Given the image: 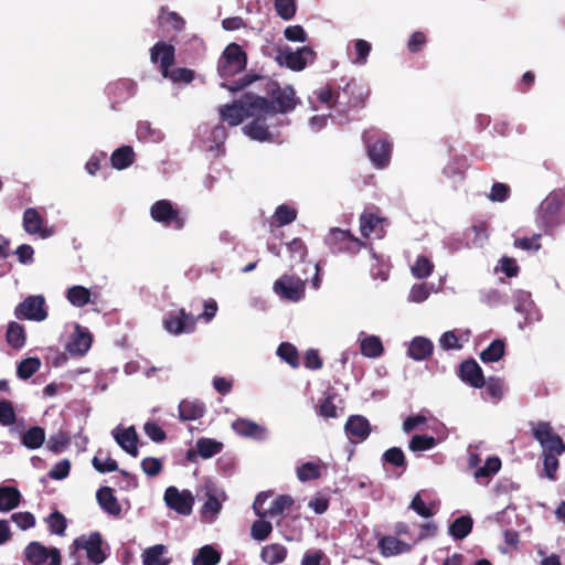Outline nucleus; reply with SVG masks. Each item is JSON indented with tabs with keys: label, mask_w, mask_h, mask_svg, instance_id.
Segmentation results:
<instances>
[{
	"label": "nucleus",
	"mask_w": 565,
	"mask_h": 565,
	"mask_svg": "<svg viewBox=\"0 0 565 565\" xmlns=\"http://www.w3.org/2000/svg\"><path fill=\"white\" fill-rule=\"evenodd\" d=\"M460 377L476 388L484 386L482 370L476 361H465L460 365Z\"/></svg>",
	"instance_id": "29"
},
{
	"label": "nucleus",
	"mask_w": 565,
	"mask_h": 565,
	"mask_svg": "<svg viewBox=\"0 0 565 565\" xmlns=\"http://www.w3.org/2000/svg\"><path fill=\"white\" fill-rule=\"evenodd\" d=\"M431 292H437L434 285H428L425 282L415 284L412 286L407 300L414 303H420L427 300Z\"/></svg>",
	"instance_id": "45"
},
{
	"label": "nucleus",
	"mask_w": 565,
	"mask_h": 565,
	"mask_svg": "<svg viewBox=\"0 0 565 565\" xmlns=\"http://www.w3.org/2000/svg\"><path fill=\"white\" fill-rule=\"evenodd\" d=\"M324 468L321 460L303 462L296 468V476L300 482L317 480L321 477Z\"/></svg>",
	"instance_id": "37"
},
{
	"label": "nucleus",
	"mask_w": 565,
	"mask_h": 565,
	"mask_svg": "<svg viewBox=\"0 0 565 565\" xmlns=\"http://www.w3.org/2000/svg\"><path fill=\"white\" fill-rule=\"evenodd\" d=\"M96 498L98 501V504L100 508L113 516H119L121 513V507L117 500V498L114 494V491L109 487H103L100 488L97 493Z\"/></svg>",
	"instance_id": "33"
},
{
	"label": "nucleus",
	"mask_w": 565,
	"mask_h": 565,
	"mask_svg": "<svg viewBox=\"0 0 565 565\" xmlns=\"http://www.w3.org/2000/svg\"><path fill=\"white\" fill-rule=\"evenodd\" d=\"M367 154L376 168H385L390 163L392 146L384 136L374 129L367 130L363 135Z\"/></svg>",
	"instance_id": "5"
},
{
	"label": "nucleus",
	"mask_w": 565,
	"mask_h": 565,
	"mask_svg": "<svg viewBox=\"0 0 565 565\" xmlns=\"http://www.w3.org/2000/svg\"><path fill=\"white\" fill-rule=\"evenodd\" d=\"M233 430L243 437H249L256 440H265L267 438L266 427L245 418H238L232 423Z\"/></svg>",
	"instance_id": "25"
},
{
	"label": "nucleus",
	"mask_w": 565,
	"mask_h": 565,
	"mask_svg": "<svg viewBox=\"0 0 565 565\" xmlns=\"http://www.w3.org/2000/svg\"><path fill=\"white\" fill-rule=\"evenodd\" d=\"M75 551H84L86 557L94 565L102 564L106 555L102 548V536L99 533H90L88 535H81L73 542Z\"/></svg>",
	"instance_id": "15"
},
{
	"label": "nucleus",
	"mask_w": 565,
	"mask_h": 565,
	"mask_svg": "<svg viewBox=\"0 0 565 565\" xmlns=\"http://www.w3.org/2000/svg\"><path fill=\"white\" fill-rule=\"evenodd\" d=\"M316 60V52L310 46H302L292 50L289 46L278 47L276 61L279 65L286 66L294 72H300L312 64Z\"/></svg>",
	"instance_id": "6"
},
{
	"label": "nucleus",
	"mask_w": 565,
	"mask_h": 565,
	"mask_svg": "<svg viewBox=\"0 0 565 565\" xmlns=\"http://www.w3.org/2000/svg\"><path fill=\"white\" fill-rule=\"evenodd\" d=\"M435 268L430 258L425 255H418L414 263L411 264L409 269L413 277L416 279H425L429 277Z\"/></svg>",
	"instance_id": "38"
},
{
	"label": "nucleus",
	"mask_w": 565,
	"mask_h": 565,
	"mask_svg": "<svg viewBox=\"0 0 565 565\" xmlns=\"http://www.w3.org/2000/svg\"><path fill=\"white\" fill-rule=\"evenodd\" d=\"M246 66V55L239 45L232 43L223 52L218 61V73L222 77H232Z\"/></svg>",
	"instance_id": "9"
},
{
	"label": "nucleus",
	"mask_w": 565,
	"mask_h": 565,
	"mask_svg": "<svg viewBox=\"0 0 565 565\" xmlns=\"http://www.w3.org/2000/svg\"><path fill=\"white\" fill-rule=\"evenodd\" d=\"M472 529V520L469 516H460L456 519L449 526V534L456 539H465Z\"/></svg>",
	"instance_id": "47"
},
{
	"label": "nucleus",
	"mask_w": 565,
	"mask_h": 565,
	"mask_svg": "<svg viewBox=\"0 0 565 565\" xmlns=\"http://www.w3.org/2000/svg\"><path fill=\"white\" fill-rule=\"evenodd\" d=\"M136 136L137 139L143 143H160L166 138L164 131L148 120H142L137 124Z\"/></svg>",
	"instance_id": "27"
},
{
	"label": "nucleus",
	"mask_w": 565,
	"mask_h": 565,
	"mask_svg": "<svg viewBox=\"0 0 565 565\" xmlns=\"http://www.w3.org/2000/svg\"><path fill=\"white\" fill-rule=\"evenodd\" d=\"M271 523L265 519L255 521L250 527V535L254 540L262 542L265 541L271 533Z\"/></svg>",
	"instance_id": "54"
},
{
	"label": "nucleus",
	"mask_w": 565,
	"mask_h": 565,
	"mask_svg": "<svg viewBox=\"0 0 565 565\" xmlns=\"http://www.w3.org/2000/svg\"><path fill=\"white\" fill-rule=\"evenodd\" d=\"M23 228L30 235H39L41 238H49L54 235L53 227L44 226V220L33 207L23 213Z\"/></svg>",
	"instance_id": "19"
},
{
	"label": "nucleus",
	"mask_w": 565,
	"mask_h": 565,
	"mask_svg": "<svg viewBox=\"0 0 565 565\" xmlns=\"http://www.w3.org/2000/svg\"><path fill=\"white\" fill-rule=\"evenodd\" d=\"M266 107V113L252 115L253 120L243 127V131L253 140L275 142L278 140V134L270 128L282 121L275 117V106L270 105L267 98Z\"/></svg>",
	"instance_id": "3"
},
{
	"label": "nucleus",
	"mask_w": 565,
	"mask_h": 565,
	"mask_svg": "<svg viewBox=\"0 0 565 565\" xmlns=\"http://www.w3.org/2000/svg\"><path fill=\"white\" fill-rule=\"evenodd\" d=\"M41 361L39 358H26L18 364L17 374L20 379L28 380L39 371Z\"/></svg>",
	"instance_id": "50"
},
{
	"label": "nucleus",
	"mask_w": 565,
	"mask_h": 565,
	"mask_svg": "<svg viewBox=\"0 0 565 565\" xmlns=\"http://www.w3.org/2000/svg\"><path fill=\"white\" fill-rule=\"evenodd\" d=\"M68 443L67 435L63 431H57L49 438L47 448L54 454H60L67 447Z\"/></svg>",
	"instance_id": "60"
},
{
	"label": "nucleus",
	"mask_w": 565,
	"mask_h": 565,
	"mask_svg": "<svg viewBox=\"0 0 565 565\" xmlns=\"http://www.w3.org/2000/svg\"><path fill=\"white\" fill-rule=\"evenodd\" d=\"M345 433L353 443H360L367 438L371 428L369 420L360 415L351 416L345 424Z\"/></svg>",
	"instance_id": "24"
},
{
	"label": "nucleus",
	"mask_w": 565,
	"mask_h": 565,
	"mask_svg": "<svg viewBox=\"0 0 565 565\" xmlns=\"http://www.w3.org/2000/svg\"><path fill=\"white\" fill-rule=\"evenodd\" d=\"M277 355L290 366H298V352L292 344L287 342L281 343L277 349Z\"/></svg>",
	"instance_id": "57"
},
{
	"label": "nucleus",
	"mask_w": 565,
	"mask_h": 565,
	"mask_svg": "<svg viewBox=\"0 0 565 565\" xmlns=\"http://www.w3.org/2000/svg\"><path fill=\"white\" fill-rule=\"evenodd\" d=\"M409 508L422 518H430L437 513L438 504L434 500L425 502L422 493L418 492L411 501Z\"/></svg>",
	"instance_id": "40"
},
{
	"label": "nucleus",
	"mask_w": 565,
	"mask_h": 565,
	"mask_svg": "<svg viewBox=\"0 0 565 565\" xmlns=\"http://www.w3.org/2000/svg\"><path fill=\"white\" fill-rule=\"evenodd\" d=\"M501 468V460L499 457H489L482 467H478L473 473L478 482L488 481Z\"/></svg>",
	"instance_id": "41"
},
{
	"label": "nucleus",
	"mask_w": 565,
	"mask_h": 565,
	"mask_svg": "<svg viewBox=\"0 0 565 565\" xmlns=\"http://www.w3.org/2000/svg\"><path fill=\"white\" fill-rule=\"evenodd\" d=\"M7 341L13 349H21L25 343V331L17 322H11L7 330Z\"/></svg>",
	"instance_id": "48"
},
{
	"label": "nucleus",
	"mask_w": 565,
	"mask_h": 565,
	"mask_svg": "<svg viewBox=\"0 0 565 565\" xmlns=\"http://www.w3.org/2000/svg\"><path fill=\"white\" fill-rule=\"evenodd\" d=\"M371 52V44L365 40H356L354 42V51L350 55L353 64L364 65L367 61V56Z\"/></svg>",
	"instance_id": "52"
},
{
	"label": "nucleus",
	"mask_w": 565,
	"mask_h": 565,
	"mask_svg": "<svg viewBox=\"0 0 565 565\" xmlns=\"http://www.w3.org/2000/svg\"><path fill=\"white\" fill-rule=\"evenodd\" d=\"M205 413V406L198 399H183L179 404V418L183 422L196 420Z\"/></svg>",
	"instance_id": "35"
},
{
	"label": "nucleus",
	"mask_w": 565,
	"mask_h": 565,
	"mask_svg": "<svg viewBox=\"0 0 565 565\" xmlns=\"http://www.w3.org/2000/svg\"><path fill=\"white\" fill-rule=\"evenodd\" d=\"M24 559L30 565H61V553L56 547H46L40 542H31L24 548Z\"/></svg>",
	"instance_id": "12"
},
{
	"label": "nucleus",
	"mask_w": 565,
	"mask_h": 565,
	"mask_svg": "<svg viewBox=\"0 0 565 565\" xmlns=\"http://www.w3.org/2000/svg\"><path fill=\"white\" fill-rule=\"evenodd\" d=\"M284 36L289 42L305 43L308 34L305 29L299 24L288 25L284 30Z\"/></svg>",
	"instance_id": "59"
},
{
	"label": "nucleus",
	"mask_w": 565,
	"mask_h": 565,
	"mask_svg": "<svg viewBox=\"0 0 565 565\" xmlns=\"http://www.w3.org/2000/svg\"><path fill=\"white\" fill-rule=\"evenodd\" d=\"M382 459L384 462L390 463L397 468H404L406 467V460L405 455L403 450L398 447H392L387 449L383 456Z\"/></svg>",
	"instance_id": "56"
},
{
	"label": "nucleus",
	"mask_w": 565,
	"mask_h": 565,
	"mask_svg": "<svg viewBox=\"0 0 565 565\" xmlns=\"http://www.w3.org/2000/svg\"><path fill=\"white\" fill-rule=\"evenodd\" d=\"M141 469L147 476L156 477L162 470V461L154 457H147L141 461Z\"/></svg>",
	"instance_id": "62"
},
{
	"label": "nucleus",
	"mask_w": 565,
	"mask_h": 565,
	"mask_svg": "<svg viewBox=\"0 0 565 565\" xmlns=\"http://www.w3.org/2000/svg\"><path fill=\"white\" fill-rule=\"evenodd\" d=\"M326 244L333 253H358L363 243L349 231L333 227L324 238Z\"/></svg>",
	"instance_id": "10"
},
{
	"label": "nucleus",
	"mask_w": 565,
	"mask_h": 565,
	"mask_svg": "<svg viewBox=\"0 0 565 565\" xmlns=\"http://www.w3.org/2000/svg\"><path fill=\"white\" fill-rule=\"evenodd\" d=\"M163 500L169 509L184 516L192 513L195 502L194 495L190 490H179L174 486L166 489Z\"/></svg>",
	"instance_id": "14"
},
{
	"label": "nucleus",
	"mask_w": 565,
	"mask_h": 565,
	"mask_svg": "<svg viewBox=\"0 0 565 565\" xmlns=\"http://www.w3.org/2000/svg\"><path fill=\"white\" fill-rule=\"evenodd\" d=\"M201 491L205 498L200 510L201 519L203 522L212 524L217 520L223 509V503L227 500V494L224 489L217 487L210 479L204 481Z\"/></svg>",
	"instance_id": "4"
},
{
	"label": "nucleus",
	"mask_w": 565,
	"mask_h": 565,
	"mask_svg": "<svg viewBox=\"0 0 565 565\" xmlns=\"http://www.w3.org/2000/svg\"><path fill=\"white\" fill-rule=\"evenodd\" d=\"M277 14L284 20H291L296 14L295 0H275Z\"/></svg>",
	"instance_id": "58"
},
{
	"label": "nucleus",
	"mask_w": 565,
	"mask_h": 565,
	"mask_svg": "<svg viewBox=\"0 0 565 565\" xmlns=\"http://www.w3.org/2000/svg\"><path fill=\"white\" fill-rule=\"evenodd\" d=\"M153 63H160L163 77H168V70L174 61V47L164 42H158L150 51Z\"/></svg>",
	"instance_id": "23"
},
{
	"label": "nucleus",
	"mask_w": 565,
	"mask_h": 565,
	"mask_svg": "<svg viewBox=\"0 0 565 565\" xmlns=\"http://www.w3.org/2000/svg\"><path fill=\"white\" fill-rule=\"evenodd\" d=\"M379 548L384 557H391L411 551V545L395 536H383L379 541Z\"/></svg>",
	"instance_id": "34"
},
{
	"label": "nucleus",
	"mask_w": 565,
	"mask_h": 565,
	"mask_svg": "<svg viewBox=\"0 0 565 565\" xmlns=\"http://www.w3.org/2000/svg\"><path fill=\"white\" fill-rule=\"evenodd\" d=\"M305 287L303 279L292 275H282L274 282L273 290L281 300L297 302L305 297Z\"/></svg>",
	"instance_id": "11"
},
{
	"label": "nucleus",
	"mask_w": 565,
	"mask_h": 565,
	"mask_svg": "<svg viewBox=\"0 0 565 565\" xmlns=\"http://www.w3.org/2000/svg\"><path fill=\"white\" fill-rule=\"evenodd\" d=\"M222 448V443L211 438H200L196 441L198 452L204 459H209L217 455L218 452H221Z\"/></svg>",
	"instance_id": "46"
},
{
	"label": "nucleus",
	"mask_w": 565,
	"mask_h": 565,
	"mask_svg": "<svg viewBox=\"0 0 565 565\" xmlns=\"http://www.w3.org/2000/svg\"><path fill=\"white\" fill-rule=\"evenodd\" d=\"M297 216V211L286 204L279 205L274 214V220L277 225L284 226L295 221Z\"/></svg>",
	"instance_id": "55"
},
{
	"label": "nucleus",
	"mask_w": 565,
	"mask_h": 565,
	"mask_svg": "<svg viewBox=\"0 0 565 565\" xmlns=\"http://www.w3.org/2000/svg\"><path fill=\"white\" fill-rule=\"evenodd\" d=\"M288 554L286 546L279 543L265 545L260 551V559L268 565L281 564Z\"/></svg>",
	"instance_id": "36"
},
{
	"label": "nucleus",
	"mask_w": 565,
	"mask_h": 565,
	"mask_svg": "<svg viewBox=\"0 0 565 565\" xmlns=\"http://www.w3.org/2000/svg\"><path fill=\"white\" fill-rule=\"evenodd\" d=\"M504 354V343L501 340L492 341L489 347L480 353L483 362H498Z\"/></svg>",
	"instance_id": "51"
},
{
	"label": "nucleus",
	"mask_w": 565,
	"mask_h": 565,
	"mask_svg": "<svg viewBox=\"0 0 565 565\" xmlns=\"http://www.w3.org/2000/svg\"><path fill=\"white\" fill-rule=\"evenodd\" d=\"M436 439L427 435H415L409 441L408 448L413 452L425 451L434 448Z\"/></svg>",
	"instance_id": "53"
},
{
	"label": "nucleus",
	"mask_w": 565,
	"mask_h": 565,
	"mask_svg": "<svg viewBox=\"0 0 565 565\" xmlns=\"http://www.w3.org/2000/svg\"><path fill=\"white\" fill-rule=\"evenodd\" d=\"M433 342L425 337H415L408 344L407 355L415 361H423L431 355Z\"/></svg>",
	"instance_id": "32"
},
{
	"label": "nucleus",
	"mask_w": 565,
	"mask_h": 565,
	"mask_svg": "<svg viewBox=\"0 0 565 565\" xmlns=\"http://www.w3.org/2000/svg\"><path fill=\"white\" fill-rule=\"evenodd\" d=\"M221 561V554L212 546L201 547L192 559L193 565H216Z\"/></svg>",
	"instance_id": "43"
},
{
	"label": "nucleus",
	"mask_w": 565,
	"mask_h": 565,
	"mask_svg": "<svg viewBox=\"0 0 565 565\" xmlns=\"http://www.w3.org/2000/svg\"><path fill=\"white\" fill-rule=\"evenodd\" d=\"M45 441V431L42 427L33 426L22 435V444L28 449H38Z\"/></svg>",
	"instance_id": "44"
},
{
	"label": "nucleus",
	"mask_w": 565,
	"mask_h": 565,
	"mask_svg": "<svg viewBox=\"0 0 565 565\" xmlns=\"http://www.w3.org/2000/svg\"><path fill=\"white\" fill-rule=\"evenodd\" d=\"M439 345L444 350H459L462 347L455 331L444 332L439 338Z\"/></svg>",
	"instance_id": "63"
},
{
	"label": "nucleus",
	"mask_w": 565,
	"mask_h": 565,
	"mask_svg": "<svg viewBox=\"0 0 565 565\" xmlns=\"http://www.w3.org/2000/svg\"><path fill=\"white\" fill-rule=\"evenodd\" d=\"M150 215L153 221L174 230L183 228L185 216L175 204L169 200H159L150 207Z\"/></svg>",
	"instance_id": "7"
},
{
	"label": "nucleus",
	"mask_w": 565,
	"mask_h": 565,
	"mask_svg": "<svg viewBox=\"0 0 565 565\" xmlns=\"http://www.w3.org/2000/svg\"><path fill=\"white\" fill-rule=\"evenodd\" d=\"M360 232L362 236L382 238L384 235V220L372 212H364L360 216Z\"/></svg>",
	"instance_id": "26"
},
{
	"label": "nucleus",
	"mask_w": 565,
	"mask_h": 565,
	"mask_svg": "<svg viewBox=\"0 0 565 565\" xmlns=\"http://www.w3.org/2000/svg\"><path fill=\"white\" fill-rule=\"evenodd\" d=\"M514 309L524 316V322L520 323L521 328L537 322L542 318V315L535 307L530 292L524 290H518L514 292Z\"/></svg>",
	"instance_id": "18"
},
{
	"label": "nucleus",
	"mask_w": 565,
	"mask_h": 565,
	"mask_svg": "<svg viewBox=\"0 0 565 565\" xmlns=\"http://www.w3.org/2000/svg\"><path fill=\"white\" fill-rule=\"evenodd\" d=\"M532 431L534 438L542 447L545 476L550 480H555L559 465L558 456L565 452V444L547 422L536 423L533 425Z\"/></svg>",
	"instance_id": "1"
},
{
	"label": "nucleus",
	"mask_w": 565,
	"mask_h": 565,
	"mask_svg": "<svg viewBox=\"0 0 565 565\" xmlns=\"http://www.w3.org/2000/svg\"><path fill=\"white\" fill-rule=\"evenodd\" d=\"M270 105L275 106V116L286 114L295 109L297 105L295 90L291 86L278 87L271 93Z\"/></svg>",
	"instance_id": "21"
},
{
	"label": "nucleus",
	"mask_w": 565,
	"mask_h": 565,
	"mask_svg": "<svg viewBox=\"0 0 565 565\" xmlns=\"http://www.w3.org/2000/svg\"><path fill=\"white\" fill-rule=\"evenodd\" d=\"M15 422V412L9 401L0 402V424L2 426H10Z\"/></svg>",
	"instance_id": "61"
},
{
	"label": "nucleus",
	"mask_w": 565,
	"mask_h": 565,
	"mask_svg": "<svg viewBox=\"0 0 565 565\" xmlns=\"http://www.w3.org/2000/svg\"><path fill=\"white\" fill-rule=\"evenodd\" d=\"M65 297L72 306L82 308L88 303H95L93 298L96 297V294L84 286L74 285L66 290Z\"/></svg>",
	"instance_id": "31"
},
{
	"label": "nucleus",
	"mask_w": 565,
	"mask_h": 565,
	"mask_svg": "<svg viewBox=\"0 0 565 565\" xmlns=\"http://www.w3.org/2000/svg\"><path fill=\"white\" fill-rule=\"evenodd\" d=\"M111 436L124 451L132 457L138 456V435L134 426H116L111 430Z\"/></svg>",
	"instance_id": "20"
},
{
	"label": "nucleus",
	"mask_w": 565,
	"mask_h": 565,
	"mask_svg": "<svg viewBox=\"0 0 565 565\" xmlns=\"http://www.w3.org/2000/svg\"><path fill=\"white\" fill-rule=\"evenodd\" d=\"M271 497V492H260L254 503L253 510L255 514L260 519H273L284 513V511L291 507L292 499L289 495H279L276 498L268 509L264 508L265 502Z\"/></svg>",
	"instance_id": "13"
},
{
	"label": "nucleus",
	"mask_w": 565,
	"mask_h": 565,
	"mask_svg": "<svg viewBox=\"0 0 565 565\" xmlns=\"http://www.w3.org/2000/svg\"><path fill=\"white\" fill-rule=\"evenodd\" d=\"M358 340L360 343V351L363 356L376 359L383 354L384 348L379 337L366 335L364 332H360Z\"/></svg>",
	"instance_id": "30"
},
{
	"label": "nucleus",
	"mask_w": 565,
	"mask_h": 565,
	"mask_svg": "<svg viewBox=\"0 0 565 565\" xmlns=\"http://www.w3.org/2000/svg\"><path fill=\"white\" fill-rule=\"evenodd\" d=\"M93 467L100 473L116 471L117 461L99 450L92 460Z\"/></svg>",
	"instance_id": "49"
},
{
	"label": "nucleus",
	"mask_w": 565,
	"mask_h": 565,
	"mask_svg": "<svg viewBox=\"0 0 565 565\" xmlns=\"http://www.w3.org/2000/svg\"><path fill=\"white\" fill-rule=\"evenodd\" d=\"M20 492L12 487H0V511L8 512L19 505Z\"/></svg>",
	"instance_id": "42"
},
{
	"label": "nucleus",
	"mask_w": 565,
	"mask_h": 565,
	"mask_svg": "<svg viewBox=\"0 0 565 565\" xmlns=\"http://www.w3.org/2000/svg\"><path fill=\"white\" fill-rule=\"evenodd\" d=\"M92 342L90 332L86 328L76 324L71 340L66 344V350L72 355L83 356L90 349Z\"/></svg>",
	"instance_id": "22"
},
{
	"label": "nucleus",
	"mask_w": 565,
	"mask_h": 565,
	"mask_svg": "<svg viewBox=\"0 0 565 565\" xmlns=\"http://www.w3.org/2000/svg\"><path fill=\"white\" fill-rule=\"evenodd\" d=\"M18 319L43 321L47 317L45 299L43 296H29L14 310Z\"/></svg>",
	"instance_id": "16"
},
{
	"label": "nucleus",
	"mask_w": 565,
	"mask_h": 565,
	"mask_svg": "<svg viewBox=\"0 0 565 565\" xmlns=\"http://www.w3.org/2000/svg\"><path fill=\"white\" fill-rule=\"evenodd\" d=\"M142 565H170L169 548L164 544L147 547L141 553Z\"/></svg>",
	"instance_id": "28"
},
{
	"label": "nucleus",
	"mask_w": 565,
	"mask_h": 565,
	"mask_svg": "<svg viewBox=\"0 0 565 565\" xmlns=\"http://www.w3.org/2000/svg\"><path fill=\"white\" fill-rule=\"evenodd\" d=\"M196 319L188 315L183 309L173 310L166 315L163 319V328L173 335L190 333L195 328Z\"/></svg>",
	"instance_id": "17"
},
{
	"label": "nucleus",
	"mask_w": 565,
	"mask_h": 565,
	"mask_svg": "<svg viewBox=\"0 0 565 565\" xmlns=\"http://www.w3.org/2000/svg\"><path fill=\"white\" fill-rule=\"evenodd\" d=\"M135 152L130 146H122L116 149L110 158L111 166L117 170L130 167L134 162Z\"/></svg>",
	"instance_id": "39"
},
{
	"label": "nucleus",
	"mask_w": 565,
	"mask_h": 565,
	"mask_svg": "<svg viewBox=\"0 0 565 565\" xmlns=\"http://www.w3.org/2000/svg\"><path fill=\"white\" fill-rule=\"evenodd\" d=\"M327 557L321 550H307L301 558V565H322Z\"/></svg>",
	"instance_id": "64"
},
{
	"label": "nucleus",
	"mask_w": 565,
	"mask_h": 565,
	"mask_svg": "<svg viewBox=\"0 0 565 565\" xmlns=\"http://www.w3.org/2000/svg\"><path fill=\"white\" fill-rule=\"evenodd\" d=\"M564 220L565 212L562 196L557 193L548 194L539 206L537 222L545 227H552Z\"/></svg>",
	"instance_id": "8"
},
{
	"label": "nucleus",
	"mask_w": 565,
	"mask_h": 565,
	"mask_svg": "<svg viewBox=\"0 0 565 565\" xmlns=\"http://www.w3.org/2000/svg\"><path fill=\"white\" fill-rule=\"evenodd\" d=\"M266 98L254 95L245 94L238 100L232 104L224 105L220 108V115L224 121L231 126H237L243 120L248 119L252 115L266 113Z\"/></svg>",
	"instance_id": "2"
}]
</instances>
